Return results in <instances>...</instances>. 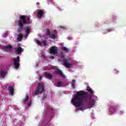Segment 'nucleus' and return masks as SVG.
Here are the masks:
<instances>
[{"label": "nucleus", "mask_w": 126, "mask_h": 126, "mask_svg": "<svg viewBox=\"0 0 126 126\" xmlns=\"http://www.w3.org/2000/svg\"><path fill=\"white\" fill-rule=\"evenodd\" d=\"M75 83H76L75 80H73L71 83V87L72 88H75Z\"/></svg>", "instance_id": "19"}, {"label": "nucleus", "mask_w": 126, "mask_h": 126, "mask_svg": "<svg viewBox=\"0 0 126 126\" xmlns=\"http://www.w3.org/2000/svg\"><path fill=\"white\" fill-rule=\"evenodd\" d=\"M44 91V85L42 83H39L37 86V89L35 91V95H38V94H41L42 92Z\"/></svg>", "instance_id": "3"}, {"label": "nucleus", "mask_w": 126, "mask_h": 126, "mask_svg": "<svg viewBox=\"0 0 126 126\" xmlns=\"http://www.w3.org/2000/svg\"><path fill=\"white\" fill-rule=\"evenodd\" d=\"M49 53L51 55H57L59 53V48L56 46H52L49 48Z\"/></svg>", "instance_id": "5"}, {"label": "nucleus", "mask_w": 126, "mask_h": 126, "mask_svg": "<svg viewBox=\"0 0 126 126\" xmlns=\"http://www.w3.org/2000/svg\"><path fill=\"white\" fill-rule=\"evenodd\" d=\"M83 101L86 104L89 105V108H93L94 107V101L92 100L91 95H85V93L83 91H80L75 94L74 98H72L71 103L76 108L82 107L84 105Z\"/></svg>", "instance_id": "1"}, {"label": "nucleus", "mask_w": 126, "mask_h": 126, "mask_svg": "<svg viewBox=\"0 0 126 126\" xmlns=\"http://www.w3.org/2000/svg\"><path fill=\"white\" fill-rule=\"evenodd\" d=\"M54 73H55V74H59L60 76H62V77H65L64 74L63 73V71L58 68L55 69Z\"/></svg>", "instance_id": "6"}, {"label": "nucleus", "mask_w": 126, "mask_h": 126, "mask_svg": "<svg viewBox=\"0 0 126 126\" xmlns=\"http://www.w3.org/2000/svg\"><path fill=\"white\" fill-rule=\"evenodd\" d=\"M39 2H37L36 3V5H38V4H39Z\"/></svg>", "instance_id": "31"}, {"label": "nucleus", "mask_w": 126, "mask_h": 126, "mask_svg": "<svg viewBox=\"0 0 126 126\" xmlns=\"http://www.w3.org/2000/svg\"><path fill=\"white\" fill-rule=\"evenodd\" d=\"M8 91L9 92V94L11 96H13V94L14 93V89L13 88V86H10L8 88Z\"/></svg>", "instance_id": "9"}, {"label": "nucleus", "mask_w": 126, "mask_h": 126, "mask_svg": "<svg viewBox=\"0 0 126 126\" xmlns=\"http://www.w3.org/2000/svg\"><path fill=\"white\" fill-rule=\"evenodd\" d=\"M36 43L39 46H41L42 45V42H40V40L37 39L36 40Z\"/></svg>", "instance_id": "23"}, {"label": "nucleus", "mask_w": 126, "mask_h": 126, "mask_svg": "<svg viewBox=\"0 0 126 126\" xmlns=\"http://www.w3.org/2000/svg\"><path fill=\"white\" fill-rule=\"evenodd\" d=\"M62 51H64L65 52H68V51H69V49H68V48H67V47H63L62 48Z\"/></svg>", "instance_id": "20"}, {"label": "nucleus", "mask_w": 126, "mask_h": 126, "mask_svg": "<svg viewBox=\"0 0 126 126\" xmlns=\"http://www.w3.org/2000/svg\"><path fill=\"white\" fill-rule=\"evenodd\" d=\"M46 98H47V94H44L43 97L42 98V101H43V100H45V99H46Z\"/></svg>", "instance_id": "25"}, {"label": "nucleus", "mask_w": 126, "mask_h": 126, "mask_svg": "<svg viewBox=\"0 0 126 126\" xmlns=\"http://www.w3.org/2000/svg\"><path fill=\"white\" fill-rule=\"evenodd\" d=\"M117 107H112L110 108V111L111 113H115V112H117Z\"/></svg>", "instance_id": "16"}, {"label": "nucleus", "mask_w": 126, "mask_h": 126, "mask_svg": "<svg viewBox=\"0 0 126 126\" xmlns=\"http://www.w3.org/2000/svg\"><path fill=\"white\" fill-rule=\"evenodd\" d=\"M29 100V96L28 95H26L25 97L22 100V103H25Z\"/></svg>", "instance_id": "14"}, {"label": "nucleus", "mask_w": 126, "mask_h": 126, "mask_svg": "<svg viewBox=\"0 0 126 126\" xmlns=\"http://www.w3.org/2000/svg\"><path fill=\"white\" fill-rule=\"evenodd\" d=\"M0 74L3 78H4V77H5L6 73L3 70H0Z\"/></svg>", "instance_id": "15"}, {"label": "nucleus", "mask_w": 126, "mask_h": 126, "mask_svg": "<svg viewBox=\"0 0 126 126\" xmlns=\"http://www.w3.org/2000/svg\"><path fill=\"white\" fill-rule=\"evenodd\" d=\"M88 92H89L91 94H93V90L91 88H88L87 89Z\"/></svg>", "instance_id": "22"}, {"label": "nucleus", "mask_w": 126, "mask_h": 126, "mask_svg": "<svg viewBox=\"0 0 126 126\" xmlns=\"http://www.w3.org/2000/svg\"><path fill=\"white\" fill-rule=\"evenodd\" d=\"M17 39L18 41H21L23 39V35L21 34H18Z\"/></svg>", "instance_id": "17"}, {"label": "nucleus", "mask_w": 126, "mask_h": 126, "mask_svg": "<svg viewBox=\"0 0 126 126\" xmlns=\"http://www.w3.org/2000/svg\"><path fill=\"white\" fill-rule=\"evenodd\" d=\"M32 21L31 20L30 18L28 17L26 18V16L24 15H21L20 17V20H19L18 25L19 26L18 28L17 32L20 33V30H23V25L25 24H31Z\"/></svg>", "instance_id": "2"}, {"label": "nucleus", "mask_w": 126, "mask_h": 126, "mask_svg": "<svg viewBox=\"0 0 126 126\" xmlns=\"http://www.w3.org/2000/svg\"><path fill=\"white\" fill-rule=\"evenodd\" d=\"M44 75L45 77L47 78V79L51 80L52 78H53V76L48 72H45L44 73Z\"/></svg>", "instance_id": "11"}, {"label": "nucleus", "mask_w": 126, "mask_h": 126, "mask_svg": "<svg viewBox=\"0 0 126 126\" xmlns=\"http://www.w3.org/2000/svg\"><path fill=\"white\" fill-rule=\"evenodd\" d=\"M22 52H23V49L20 47V44H18V46L15 47V52L19 55V54H21Z\"/></svg>", "instance_id": "8"}, {"label": "nucleus", "mask_w": 126, "mask_h": 126, "mask_svg": "<svg viewBox=\"0 0 126 126\" xmlns=\"http://www.w3.org/2000/svg\"><path fill=\"white\" fill-rule=\"evenodd\" d=\"M44 15V11L42 10H39L37 12V17L38 18H42V17Z\"/></svg>", "instance_id": "12"}, {"label": "nucleus", "mask_w": 126, "mask_h": 126, "mask_svg": "<svg viewBox=\"0 0 126 126\" xmlns=\"http://www.w3.org/2000/svg\"><path fill=\"white\" fill-rule=\"evenodd\" d=\"M42 76H40V77H39V79H40V80H41L42 79Z\"/></svg>", "instance_id": "30"}, {"label": "nucleus", "mask_w": 126, "mask_h": 126, "mask_svg": "<svg viewBox=\"0 0 126 126\" xmlns=\"http://www.w3.org/2000/svg\"><path fill=\"white\" fill-rule=\"evenodd\" d=\"M3 49H5V50H12V46H11V45L3 46Z\"/></svg>", "instance_id": "18"}, {"label": "nucleus", "mask_w": 126, "mask_h": 126, "mask_svg": "<svg viewBox=\"0 0 126 126\" xmlns=\"http://www.w3.org/2000/svg\"><path fill=\"white\" fill-rule=\"evenodd\" d=\"M13 61H14V66L15 69H18L20 65V64H19V63L20 62L19 56H18L16 58H14Z\"/></svg>", "instance_id": "4"}, {"label": "nucleus", "mask_w": 126, "mask_h": 126, "mask_svg": "<svg viewBox=\"0 0 126 126\" xmlns=\"http://www.w3.org/2000/svg\"><path fill=\"white\" fill-rule=\"evenodd\" d=\"M80 110L81 111H83V107H80Z\"/></svg>", "instance_id": "28"}, {"label": "nucleus", "mask_w": 126, "mask_h": 126, "mask_svg": "<svg viewBox=\"0 0 126 126\" xmlns=\"http://www.w3.org/2000/svg\"><path fill=\"white\" fill-rule=\"evenodd\" d=\"M63 65H64L67 68H69L72 65L71 63H68V61L65 60L63 61Z\"/></svg>", "instance_id": "10"}, {"label": "nucleus", "mask_w": 126, "mask_h": 126, "mask_svg": "<svg viewBox=\"0 0 126 126\" xmlns=\"http://www.w3.org/2000/svg\"><path fill=\"white\" fill-rule=\"evenodd\" d=\"M31 105H32V99H31L29 101V103L27 104V106H28V107H31Z\"/></svg>", "instance_id": "24"}, {"label": "nucleus", "mask_w": 126, "mask_h": 126, "mask_svg": "<svg viewBox=\"0 0 126 126\" xmlns=\"http://www.w3.org/2000/svg\"><path fill=\"white\" fill-rule=\"evenodd\" d=\"M24 30L26 31V35H28L30 33V27L26 26L24 28Z\"/></svg>", "instance_id": "13"}, {"label": "nucleus", "mask_w": 126, "mask_h": 126, "mask_svg": "<svg viewBox=\"0 0 126 126\" xmlns=\"http://www.w3.org/2000/svg\"><path fill=\"white\" fill-rule=\"evenodd\" d=\"M63 86V83L62 82H58L56 84V86L57 87H61V86Z\"/></svg>", "instance_id": "21"}, {"label": "nucleus", "mask_w": 126, "mask_h": 126, "mask_svg": "<svg viewBox=\"0 0 126 126\" xmlns=\"http://www.w3.org/2000/svg\"><path fill=\"white\" fill-rule=\"evenodd\" d=\"M53 32H54V33H57V30H55L53 31Z\"/></svg>", "instance_id": "29"}, {"label": "nucleus", "mask_w": 126, "mask_h": 126, "mask_svg": "<svg viewBox=\"0 0 126 126\" xmlns=\"http://www.w3.org/2000/svg\"><path fill=\"white\" fill-rule=\"evenodd\" d=\"M50 59H51L52 60H53V59H55V57H54V56H51V57H50Z\"/></svg>", "instance_id": "27"}, {"label": "nucleus", "mask_w": 126, "mask_h": 126, "mask_svg": "<svg viewBox=\"0 0 126 126\" xmlns=\"http://www.w3.org/2000/svg\"><path fill=\"white\" fill-rule=\"evenodd\" d=\"M42 43H43V44H44V46H47V45H48V44H47V41L46 40L43 41Z\"/></svg>", "instance_id": "26"}, {"label": "nucleus", "mask_w": 126, "mask_h": 126, "mask_svg": "<svg viewBox=\"0 0 126 126\" xmlns=\"http://www.w3.org/2000/svg\"><path fill=\"white\" fill-rule=\"evenodd\" d=\"M46 35L47 36H49L51 38V39H53V40L57 39V36H56V35H55V34H52L51 35V32L49 29H47L46 31Z\"/></svg>", "instance_id": "7"}]
</instances>
